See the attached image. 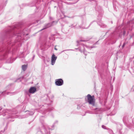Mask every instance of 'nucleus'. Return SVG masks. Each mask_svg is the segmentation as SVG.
<instances>
[{
  "label": "nucleus",
  "mask_w": 134,
  "mask_h": 134,
  "mask_svg": "<svg viewBox=\"0 0 134 134\" xmlns=\"http://www.w3.org/2000/svg\"><path fill=\"white\" fill-rule=\"evenodd\" d=\"M11 30H10L8 32H7V34L11 33V34H13V36H16V38L18 39H16L17 40H18L19 41H20V40L18 39H20L21 38H23V36L25 34V30H24L23 31V33H22L21 32H16V30L14 31H12L13 30V28H11Z\"/></svg>",
  "instance_id": "f257e3e1"
},
{
  "label": "nucleus",
  "mask_w": 134,
  "mask_h": 134,
  "mask_svg": "<svg viewBox=\"0 0 134 134\" xmlns=\"http://www.w3.org/2000/svg\"><path fill=\"white\" fill-rule=\"evenodd\" d=\"M80 106L79 105H77V109H80Z\"/></svg>",
  "instance_id": "6ab92c4d"
},
{
  "label": "nucleus",
  "mask_w": 134,
  "mask_h": 134,
  "mask_svg": "<svg viewBox=\"0 0 134 134\" xmlns=\"http://www.w3.org/2000/svg\"><path fill=\"white\" fill-rule=\"evenodd\" d=\"M56 50H57V49L55 48H54Z\"/></svg>",
  "instance_id": "a878e982"
},
{
  "label": "nucleus",
  "mask_w": 134,
  "mask_h": 134,
  "mask_svg": "<svg viewBox=\"0 0 134 134\" xmlns=\"http://www.w3.org/2000/svg\"><path fill=\"white\" fill-rule=\"evenodd\" d=\"M35 57V56H34L33 57V59L34 58V57Z\"/></svg>",
  "instance_id": "cd10ccee"
},
{
  "label": "nucleus",
  "mask_w": 134,
  "mask_h": 134,
  "mask_svg": "<svg viewBox=\"0 0 134 134\" xmlns=\"http://www.w3.org/2000/svg\"><path fill=\"white\" fill-rule=\"evenodd\" d=\"M27 67V65L26 64H24L22 66V69L24 71H25Z\"/></svg>",
  "instance_id": "9b49d317"
},
{
  "label": "nucleus",
  "mask_w": 134,
  "mask_h": 134,
  "mask_svg": "<svg viewBox=\"0 0 134 134\" xmlns=\"http://www.w3.org/2000/svg\"><path fill=\"white\" fill-rule=\"evenodd\" d=\"M88 27H83V28L84 29H87L88 28Z\"/></svg>",
  "instance_id": "5701e85b"
},
{
  "label": "nucleus",
  "mask_w": 134,
  "mask_h": 134,
  "mask_svg": "<svg viewBox=\"0 0 134 134\" xmlns=\"http://www.w3.org/2000/svg\"><path fill=\"white\" fill-rule=\"evenodd\" d=\"M24 71L22 72L19 75L18 78L15 80V82L18 83L23 80L24 78Z\"/></svg>",
  "instance_id": "39448f33"
},
{
  "label": "nucleus",
  "mask_w": 134,
  "mask_h": 134,
  "mask_svg": "<svg viewBox=\"0 0 134 134\" xmlns=\"http://www.w3.org/2000/svg\"><path fill=\"white\" fill-rule=\"evenodd\" d=\"M76 24H75V25H74L73 24H72V25H71L70 26H69L70 27H71V28H72V27H75V26H76Z\"/></svg>",
  "instance_id": "f3484780"
},
{
  "label": "nucleus",
  "mask_w": 134,
  "mask_h": 134,
  "mask_svg": "<svg viewBox=\"0 0 134 134\" xmlns=\"http://www.w3.org/2000/svg\"><path fill=\"white\" fill-rule=\"evenodd\" d=\"M5 92H2V93H3V94Z\"/></svg>",
  "instance_id": "bb28decb"
},
{
  "label": "nucleus",
  "mask_w": 134,
  "mask_h": 134,
  "mask_svg": "<svg viewBox=\"0 0 134 134\" xmlns=\"http://www.w3.org/2000/svg\"><path fill=\"white\" fill-rule=\"evenodd\" d=\"M85 40H81L80 41H77V46H78L79 44L80 45V42L81 41H85Z\"/></svg>",
  "instance_id": "4468645a"
},
{
  "label": "nucleus",
  "mask_w": 134,
  "mask_h": 134,
  "mask_svg": "<svg viewBox=\"0 0 134 134\" xmlns=\"http://www.w3.org/2000/svg\"><path fill=\"white\" fill-rule=\"evenodd\" d=\"M134 23V19L131 21H130L128 23V24L130 25L131 24Z\"/></svg>",
  "instance_id": "2eb2a0df"
},
{
  "label": "nucleus",
  "mask_w": 134,
  "mask_h": 134,
  "mask_svg": "<svg viewBox=\"0 0 134 134\" xmlns=\"http://www.w3.org/2000/svg\"><path fill=\"white\" fill-rule=\"evenodd\" d=\"M51 26V23H49V24H48L47 25V26H46V27L45 28H44L41 29V31H42V30H43L44 29H46V28H48V27H49L50 26Z\"/></svg>",
  "instance_id": "ddd939ff"
},
{
  "label": "nucleus",
  "mask_w": 134,
  "mask_h": 134,
  "mask_svg": "<svg viewBox=\"0 0 134 134\" xmlns=\"http://www.w3.org/2000/svg\"><path fill=\"white\" fill-rule=\"evenodd\" d=\"M113 87V86H112V87ZM111 89H112V87L111 88Z\"/></svg>",
  "instance_id": "7c9ffc66"
},
{
  "label": "nucleus",
  "mask_w": 134,
  "mask_h": 134,
  "mask_svg": "<svg viewBox=\"0 0 134 134\" xmlns=\"http://www.w3.org/2000/svg\"><path fill=\"white\" fill-rule=\"evenodd\" d=\"M27 114H29V115H32L34 114V113L32 111H28Z\"/></svg>",
  "instance_id": "dca6fc26"
},
{
  "label": "nucleus",
  "mask_w": 134,
  "mask_h": 134,
  "mask_svg": "<svg viewBox=\"0 0 134 134\" xmlns=\"http://www.w3.org/2000/svg\"><path fill=\"white\" fill-rule=\"evenodd\" d=\"M57 58V57L54 54L52 55L51 59V64L52 65H53L54 64Z\"/></svg>",
  "instance_id": "0eeeda50"
},
{
  "label": "nucleus",
  "mask_w": 134,
  "mask_h": 134,
  "mask_svg": "<svg viewBox=\"0 0 134 134\" xmlns=\"http://www.w3.org/2000/svg\"><path fill=\"white\" fill-rule=\"evenodd\" d=\"M43 134H50L49 129L44 128L42 131Z\"/></svg>",
  "instance_id": "9d476101"
},
{
  "label": "nucleus",
  "mask_w": 134,
  "mask_h": 134,
  "mask_svg": "<svg viewBox=\"0 0 134 134\" xmlns=\"http://www.w3.org/2000/svg\"><path fill=\"white\" fill-rule=\"evenodd\" d=\"M2 109V108L1 107L0 109V115H2L3 116H5L6 118H11V116H12L11 115L15 114L14 112L10 110L4 109L1 111Z\"/></svg>",
  "instance_id": "f03ea898"
},
{
  "label": "nucleus",
  "mask_w": 134,
  "mask_h": 134,
  "mask_svg": "<svg viewBox=\"0 0 134 134\" xmlns=\"http://www.w3.org/2000/svg\"><path fill=\"white\" fill-rule=\"evenodd\" d=\"M125 43H124L122 46V47H124L125 46Z\"/></svg>",
  "instance_id": "4be33fe9"
},
{
  "label": "nucleus",
  "mask_w": 134,
  "mask_h": 134,
  "mask_svg": "<svg viewBox=\"0 0 134 134\" xmlns=\"http://www.w3.org/2000/svg\"><path fill=\"white\" fill-rule=\"evenodd\" d=\"M97 23L100 26L102 27H106V25L100 22L99 23Z\"/></svg>",
  "instance_id": "f8f14e48"
},
{
  "label": "nucleus",
  "mask_w": 134,
  "mask_h": 134,
  "mask_svg": "<svg viewBox=\"0 0 134 134\" xmlns=\"http://www.w3.org/2000/svg\"><path fill=\"white\" fill-rule=\"evenodd\" d=\"M81 46L80 48H79V51L81 52H83V53L86 55L87 54V52L85 51V47L88 49H91L93 48V47H89L87 45H84L82 44H81Z\"/></svg>",
  "instance_id": "20e7f679"
},
{
  "label": "nucleus",
  "mask_w": 134,
  "mask_h": 134,
  "mask_svg": "<svg viewBox=\"0 0 134 134\" xmlns=\"http://www.w3.org/2000/svg\"><path fill=\"white\" fill-rule=\"evenodd\" d=\"M102 127L104 129H106V126H104V125H102Z\"/></svg>",
  "instance_id": "aec40b11"
},
{
  "label": "nucleus",
  "mask_w": 134,
  "mask_h": 134,
  "mask_svg": "<svg viewBox=\"0 0 134 134\" xmlns=\"http://www.w3.org/2000/svg\"><path fill=\"white\" fill-rule=\"evenodd\" d=\"M62 85L63 84H56V85L57 86H60Z\"/></svg>",
  "instance_id": "412c9836"
},
{
  "label": "nucleus",
  "mask_w": 134,
  "mask_h": 134,
  "mask_svg": "<svg viewBox=\"0 0 134 134\" xmlns=\"http://www.w3.org/2000/svg\"><path fill=\"white\" fill-rule=\"evenodd\" d=\"M124 33H125V32H124Z\"/></svg>",
  "instance_id": "c756f323"
},
{
  "label": "nucleus",
  "mask_w": 134,
  "mask_h": 134,
  "mask_svg": "<svg viewBox=\"0 0 134 134\" xmlns=\"http://www.w3.org/2000/svg\"><path fill=\"white\" fill-rule=\"evenodd\" d=\"M11 93L9 92H8L7 93V94H9Z\"/></svg>",
  "instance_id": "b1692460"
},
{
  "label": "nucleus",
  "mask_w": 134,
  "mask_h": 134,
  "mask_svg": "<svg viewBox=\"0 0 134 134\" xmlns=\"http://www.w3.org/2000/svg\"><path fill=\"white\" fill-rule=\"evenodd\" d=\"M93 110H94V113L96 114L100 113L102 111V109L99 108L94 109Z\"/></svg>",
  "instance_id": "423d86ee"
},
{
  "label": "nucleus",
  "mask_w": 134,
  "mask_h": 134,
  "mask_svg": "<svg viewBox=\"0 0 134 134\" xmlns=\"http://www.w3.org/2000/svg\"><path fill=\"white\" fill-rule=\"evenodd\" d=\"M28 35V34H26V35Z\"/></svg>",
  "instance_id": "c85d7f7f"
},
{
  "label": "nucleus",
  "mask_w": 134,
  "mask_h": 134,
  "mask_svg": "<svg viewBox=\"0 0 134 134\" xmlns=\"http://www.w3.org/2000/svg\"><path fill=\"white\" fill-rule=\"evenodd\" d=\"M52 109L49 108L46 110V111H51L52 110Z\"/></svg>",
  "instance_id": "a211bd4d"
},
{
  "label": "nucleus",
  "mask_w": 134,
  "mask_h": 134,
  "mask_svg": "<svg viewBox=\"0 0 134 134\" xmlns=\"http://www.w3.org/2000/svg\"><path fill=\"white\" fill-rule=\"evenodd\" d=\"M36 91V88L34 87H31L29 89V92L30 93L33 94Z\"/></svg>",
  "instance_id": "6e6552de"
},
{
  "label": "nucleus",
  "mask_w": 134,
  "mask_h": 134,
  "mask_svg": "<svg viewBox=\"0 0 134 134\" xmlns=\"http://www.w3.org/2000/svg\"><path fill=\"white\" fill-rule=\"evenodd\" d=\"M63 81L62 79H56L55 80V84H63Z\"/></svg>",
  "instance_id": "1a4fd4ad"
},
{
  "label": "nucleus",
  "mask_w": 134,
  "mask_h": 134,
  "mask_svg": "<svg viewBox=\"0 0 134 134\" xmlns=\"http://www.w3.org/2000/svg\"><path fill=\"white\" fill-rule=\"evenodd\" d=\"M87 98L88 102L89 104L92 105H94V96H91L90 94H88L87 96Z\"/></svg>",
  "instance_id": "7ed1b4c3"
},
{
  "label": "nucleus",
  "mask_w": 134,
  "mask_h": 134,
  "mask_svg": "<svg viewBox=\"0 0 134 134\" xmlns=\"http://www.w3.org/2000/svg\"><path fill=\"white\" fill-rule=\"evenodd\" d=\"M58 122V121H56L55 122H54V124H55V123H57Z\"/></svg>",
  "instance_id": "393cba45"
}]
</instances>
